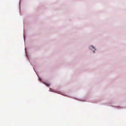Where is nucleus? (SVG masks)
Masks as SVG:
<instances>
[{
	"mask_svg": "<svg viewBox=\"0 0 126 126\" xmlns=\"http://www.w3.org/2000/svg\"><path fill=\"white\" fill-rule=\"evenodd\" d=\"M49 91H50L53 92H56L55 91H54V90L50 88L49 89Z\"/></svg>",
	"mask_w": 126,
	"mask_h": 126,
	"instance_id": "f03ea898",
	"label": "nucleus"
},
{
	"mask_svg": "<svg viewBox=\"0 0 126 126\" xmlns=\"http://www.w3.org/2000/svg\"><path fill=\"white\" fill-rule=\"evenodd\" d=\"M45 84H46L47 86H49L50 85L49 84H47L46 83H45Z\"/></svg>",
	"mask_w": 126,
	"mask_h": 126,
	"instance_id": "7ed1b4c3",
	"label": "nucleus"
},
{
	"mask_svg": "<svg viewBox=\"0 0 126 126\" xmlns=\"http://www.w3.org/2000/svg\"><path fill=\"white\" fill-rule=\"evenodd\" d=\"M39 80H41V79L40 78L39 79Z\"/></svg>",
	"mask_w": 126,
	"mask_h": 126,
	"instance_id": "20e7f679",
	"label": "nucleus"
},
{
	"mask_svg": "<svg viewBox=\"0 0 126 126\" xmlns=\"http://www.w3.org/2000/svg\"><path fill=\"white\" fill-rule=\"evenodd\" d=\"M89 48L90 49L92 50L94 53V52L95 49L94 47L92 46H91L89 47Z\"/></svg>",
	"mask_w": 126,
	"mask_h": 126,
	"instance_id": "f257e3e1",
	"label": "nucleus"
}]
</instances>
